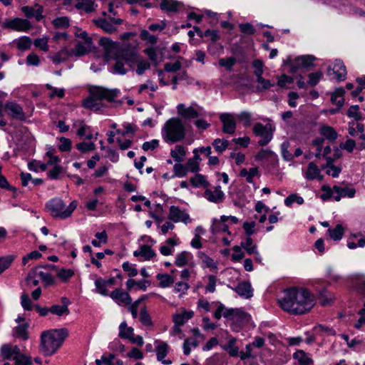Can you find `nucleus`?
<instances>
[{
    "label": "nucleus",
    "instance_id": "nucleus-49",
    "mask_svg": "<svg viewBox=\"0 0 365 365\" xmlns=\"http://www.w3.org/2000/svg\"><path fill=\"white\" fill-rule=\"evenodd\" d=\"M0 356L4 359H10L14 358L13 351H11V344H4L0 349Z\"/></svg>",
    "mask_w": 365,
    "mask_h": 365
},
{
    "label": "nucleus",
    "instance_id": "nucleus-8",
    "mask_svg": "<svg viewBox=\"0 0 365 365\" xmlns=\"http://www.w3.org/2000/svg\"><path fill=\"white\" fill-rule=\"evenodd\" d=\"M2 27L17 31H28L32 28V25L27 19L14 18L6 20L3 23Z\"/></svg>",
    "mask_w": 365,
    "mask_h": 365
},
{
    "label": "nucleus",
    "instance_id": "nucleus-23",
    "mask_svg": "<svg viewBox=\"0 0 365 365\" xmlns=\"http://www.w3.org/2000/svg\"><path fill=\"white\" fill-rule=\"evenodd\" d=\"M181 3L175 0H161L160 9L167 12H177L181 7Z\"/></svg>",
    "mask_w": 365,
    "mask_h": 365
},
{
    "label": "nucleus",
    "instance_id": "nucleus-17",
    "mask_svg": "<svg viewBox=\"0 0 365 365\" xmlns=\"http://www.w3.org/2000/svg\"><path fill=\"white\" fill-rule=\"evenodd\" d=\"M21 11L27 18L34 17L37 21H41L44 17L42 15L43 8L38 4H36L34 6H23L21 7Z\"/></svg>",
    "mask_w": 365,
    "mask_h": 365
},
{
    "label": "nucleus",
    "instance_id": "nucleus-33",
    "mask_svg": "<svg viewBox=\"0 0 365 365\" xmlns=\"http://www.w3.org/2000/svg\"><path fill=\"white\" fill-rule=\"evenodd\" d=\"M133 331V329L128 327L125 322H122L119 326V336L122 339H130L134 334Z\"/></svg>",
    "mask_w": 365,
    "mask_h": 365
},
{
    "label": "nucleus",
    "instance_id": "nucleus-46",
    "mask_svg": "<svg viewBox=\"0 0 365 365\" xmlns=\"http://www.w3.org/2000/svg\"><path fill=\"white\" fill-rule=\"evenodd\" d=\"M55 29H67L69 26V19L66 16L58 17L52 21Z\"/></svg>",
    "mask_w": 365,
    "mask_h": 365
},
{
    "label": "nucleus",
    "instance_id": "nucleus-3",
    "mask_svg": "<svg viewBox=\"0 0 365 365\" xmlns=\"http://www.w3.org/2000/svg\"><path fill=\"white\" fill-rule=\"evenodd\" d=\"M119 91L118 89H108L103 87H93L90 89V96L83 101V106L95 111L99 110L103 104L101 101L106 100L108 102H115L118 97Z\"/></svg>",
    "mask_w": 365,
    "mask_h": 365
},
{
    "label": "nucleus",
    "instance_id": "nucleus-40",
    "mask_svg": "<svg viewBox=\"0 0 365 365\" xmlns=\"http://www.w3.org/2000/svg\"><path fill=\"white\" fill-rule=\"evenodd\" d=\"M77 9H83L87 13L92 12L95 10L93 0H82L76 4Z\"/></svg>",
    "mask_w": 365,
    "mask_h": 365
},
{
    "label": "nucleus",
    "instance_id": "nucleus-11",
    "mask_svg": "<svg viewBox=\"0 0 365 365\" xmlns=\"http://www.w3.org/2000/svg\"><path fill=\"white\" fill-rule=\"evenodd\" d=\"M168 217L174 222H183L185 225L191 222L189 215L176 206H171L170 207Z\"/></svg>",
    "mask_w": 365,
    "mask_h": 365
},
{
    "label": "nucleus",
    "instance_id": "nucleus-9",
    "mask_svg": "<svg viewBox=\"0 0 365 365\" xmlns=\"http://www.w3.org/2000/svg\"><path fill=\"white\" fill-rule=\"evenodd\" d=\"M201 108L197 104L190 106H185V104L180 103L177 106L178 114L185 120L196 119L200 115Z\"/></svg>",
    "mask_w": 365,
    "mask_h": 365
},
{
    "label": "nucleus",
    "instance_id": "nucleus-1",
    "mask_svg": "<svg viewBox=\"0 0 365 365\" xmlns=\"http://www.w3.org/2000/svg\"><path fill=\"white\" fill-rule=\"evenodd\" d=\"M280 307L292 314H303L314 307V296L303 288H290L284 292V297L278 300Z\"/></svg>",
    "mask_w": 365,
    "mask_h": 365
},
{
    "label": "nucleus",
    "instance_id": "nucleus-6",
    "mask_svg": "<svg viewBox=\"0 0 365 365\" xmlns=\"http://www.w3.org/2000/svg\"><path fill=\"white\" fill-rule=\"evenodd\" d=\"M274 129L269 123L264 125L260 123H257L254 125L253 133L257 136L261 137V139L258 141L259 145L264 146L272 140Z\"/></svg>",
    "mask_w": 365,
    "mask_h": 365
},
{
    "label": "nucleus",
    "instance_id": "nucleus-7",
    "mask_svg": "<svg viewBox=\"0 0 365 365\" xmlns=\"http://www.w3.org/2000/svg\"><path fill=\"white\" fill-rule=\"evenodd\" d=\"M121 60L125 62L133 69L140 56L136 48L130 46H123L116 54Z\"/></svg>",
    "mask_w": 365,
    "mask_h": 365
},
{
    "label": "nucleus",
    "instance_id": "nucleus-34",
    "mask_svg": "<svg viewBox=\"0 0 365 365\" xmlns=\"http://www.w3.org/2000/svg\"><path fill=\"white\" fill-rule=\"evenodd\" d=\"M186 152L183 146L178 145L175 147L174 150H171L170 155L172 158L177 163H181L183 160V158L185 155Z\"/></svg>",
    "mask_w": 365,
    "mask_h": 365
},
{
    "label": "nucleus",
    "instance_id": "nucleus-47",
    "mask_svg": "<svg viewBox=\"0 0 365 365\" xmlns=\"http://www.w3.org/2000/svg\"><path fill=\"white\" fill-rule=\"evenodd\" d=\"M68 57H71L70 56H68V50L63 49L58 53H56L54 56H53L51 57V60L54 63L58 64L65 61Z\"/></svg>",
    "mask_w": 365,
    "mask_h": 365
},
{
    "label": "nucleus",
    "instance_id": "nucleus-21",
    "mask_svg": "<svg viewBox=\"0 0 365 365\" xmlns=\"http://www.w3.org/2000/svg\"><path fill=\"white\" fill-rule=\"evenodd\" d=\"M29 324L24 322L15 327L12 331V336L14 338L19 339L22 341H26L29 338Z\"/></svg>",
    "mask_w": 365,
    "mask_h": 365
},
{
    "label": "nucleus",
    "instance_id": "nucleus-64",
    "mask_svg": "<svg viewBox=\"0 0 365 365\" xmlns=\"http://www.w3.org/2000/svg\"><path fill=\"white\" fill-rule=\"evenodd\" d=\"M240 31L245 34L252 35L254 34L256 32V29L254 28V26L249 23L247 24H241L239 25Z\"/></svg>",
    "mask_w": 365,
    "mask_h": 365
},
{
    "label": "nucleus",
    "instance_id": "nucleus-62",
    "mask_svg": "<svg viewBox=\"0 0 365 365\" xmlns=\"http://www.w3.org/2000/svg\"><path fill=\"white\" fill-rule=\"evenodd\" d=\"M294 202H296L299 205H302L304 202V200L300 196H298L295 194H292L285 199L284 204L287 206H290Z\"/></svg>",
    "mask_w": 365,
    "mask_h": 365
},
{
    "label": "nucleus",
    "instance_id": "nucleus-14",
    "mask_svg": "<svg viewBox=\"0 0 365 365\" xmlns=\"http://www.w3.org/2000/svg\"><path fill=\"white\" fill-rule=\"evenodd\" d=\"M4 108L6 110L8 115L12 118L21 121L26 120V115L22 107L13 101L8 102L5 104Z\"/></svg>",
    "mask_w": 365,
    "mask_h": 365
},
{
    "label": "nucleus",
    "instance_id": "nucleus-31",
    "mask_svg": "<svg viewBox=\"0 0 365 365\" xmlns=\"http://www.w3.org/2000/svg\"><path fill=\"white\" fill-rule=\"evenodd\" d=\"M14 43L16 44V48L20 51H26L31 46V39L28 36H22L16 39Z\"/></svg>",
    "mask_w": 365,
    "mask_h": 365
},
{
    "label": "nucleus",
    "instance_id": "nucleus-37",
    "mask_svg": "<svg viewBox=\"0 0 365 365\" xmlns=\"http://www.w3.org/2000/svg\"><path fill=\"white\" fill-rule=\"evenodd\" d=\"M135 65H137L136 73L138 75L141 76L144 72L150 68V63L142 56H139Z\"/></svg>",
    "mask_w": 365,
    "mask_h": 365
},
{
    "label": "nucleus",
    "instance_id": "nucleus-38",
    "mask_svg": "<svg viewBox=\"0 0 365 365\" xmlns=\"http://www.w3.org/2000/svg\"><path fill=\"white\" fill-rule=\"evenodd\" d=\"M344 227L341 225H336L334 228L329 229L328 233L329 237L336 241L341 239L342 236L344 235Z\"/></svg>",
    "mask_w": 365,
    "mask_h": 365
},
{
    "label": "nucleus",
    "instance_id": "nucleus-44",
    "mask_svg": "<svg viewBox=\"0 0 365 365\" xmlns=\"http://www.w3.org/2000/svg\"><path fill=\"white\" fill-rule=\"evenodd\" d=\"M168 352V345L165 342H160L156 346V355L158 361H162L167 356Z\"/></svg>",
    "mask_w": 365,
    "mask_h": 365
},
{
    "label": "nucleus",
    "instance_id": "nucleus-50",
    "mask_svg": "<svg viewBox=\"0 0 365 365\" xmlns=\"http://www.w3.org/2000/svg\"><path fill=\"white\" fill-rule=\"evenodd\" d=\"M212 145L216 151L222 153L228 147L229 142L227 140L217 138L213 141Z\"/></svg>",
    "mask_w": 365,
    "mask_h": 365
},
{
    "label": "nucleus",
    "instance_id": "nucleus-59",
    "mask_svg": "<svg viewBox=\"0 0 365 365\" xmlns=\"http://www.w3.org/2000/svg\"><path fill=\"white\" fill-rule=\"evenodd\" d=\"M359 110V107L358 106H351L347 111L348 116L354 118V121L357 122L361 119V115Z\"/></svg>",
    "mask_w": 365,
    "mask_h": 365
},
{
    "label": "nucleus",
    "instance_id": "nucleus-20",
    "mask_svg": "<svg viewBox=\"0 0 365 365\" xmlns=\"http://www.w3.org/2000/svg\"><path fill=\"white\" fill-rule=\"evenodd\" d=\"M224 192L220 186L215 187L214 190L206 189L205 191V197L210 202L220 203L224 199Z\"/></svg>",
    "mask_w": 365,
    "mask_h": 365
},
{
    "label": "nucleus",
    "instance_id": "nucleus-55",
    "mask_svg": "<svg viewBox=\"0 0 365 365\" xmlns=\"http://www.w3.org/2000/svg\"><path fill=\"white\" fill-rule=\"evenodd\" d=\"M198 257L202 261V262L205 264V265L207 267H211L214 269L217 268V265L215 263L214 260L212 258H210L208 255H207L205 253L200 252H198Z\"/></svg>",
    "mask_w": 365,
    "mask_h": 365
},
{
    "label": "nucleus",
    "instance_id": "nucleus-39",
    "mask_svg": "<svg viewBox=\"0 0 365 365\" xmlns=\"http://www.w3.org/2000/svg\"><path fill=\"white\" fill-rule=\"evenodd\" d=\"M190 258V253L185 251L182 252L177 255L175 257V264L178 267H183L188 264L189 259Z\"/></svg>",
    "mask_w": 365,
    "mask_h": 365
},
{
    "label": "nucleus",
    "instance_id": "nucleus-25",
    "mask_svg": "<svg viewBox=\"0 0 365 365\" xmlns=\"http://www.w3.org/2000/svg\"><path fill=\"white\" fill-rule=\"evenodd\" d=\"M293 358L297 360L299 365H312L314 362L313 359L302 350H297L294 352Z\"/></svg>",
    "mask_w": 365,
    "mask_h": 365
},
{
    "label": "nucleus",
    "instance_id": "nucleus-52",
    "mask_svg": "<svg viewBox=\"0 0 365 365\" xmlns=\"http://www.w3.org/2000/svg\"><path fill=\"white\" fill-rule=\"evenodd\" d=\"M187 170L185 168V165L178 163L174 165L173 166V173L174 176L179 177V178H183L187 175Z\"/></svg>",
    "mask_w": 365,
    "mask_h": 365
},
{
    "label": "nucleus",
    "instance_id": "nucleus-27",
    "mask_svg": "<svg viewBox=\"0 0 365 365\" xmlns=\"http://www.w3.org/2000/svg\"><path fill=\"white\" fill-rule=\"evenodd\" d=\"M320 133L329 141H335L338 138V133L335 129L329 125H323L320 128Z\"/></svg>",
    "mask_w": 365,
    "mask_h": 365
},
{
    "label": "nucleus",
    "instance_id": "nucleus-48",
    "mask_svg": "<svg viewBox=\"0 0 365 365\" xmlns=\"http://www.w3.org/2000/svg\"><path fill=\"white\" fill-rule=\"evenodd\" d=\"M149 284L150 282L148 280L135 282L133 279H128L126 282L128 291H130L134 285H136V287H138L140 289L145 290Z\"/></svg>",
    "mask_w": 365,
    "mask_h": 365
},
{
    "label": "nucleus",
    "instance_id": "nucleus-10",
    "mask_svg": "<svg viewBox=\"0 0 365 365\" xmlns=\"http://www.w3.org/2000/svg\"><path fill=\"white\" fill-rule=\"evenodd\" d=\"M100 46L103 50V56L106 61H110L117 53H115L117 49V43L112 41L110 38L103 37L98 41Z\"/></svg>",
    "mask_w": 365,
    "mask_h": 365
},
{
    "label": "nucleus",
    "instance_id": "nucleus-32",
    "mask_svg": "<svg viewBox=\"0 0 365 365\" xmlns=\"http://www.w3.org/2000/svg\"><path fill=\"white\" fill-rule=\"evenodd\" d=\"M333 191L336 194H339L342 197H349L350 198L354 197L356 193V190L354 188L349 187H342L338 185H334L333 187Z\"/></svg>",
    "mask_w": 365,
    "mask_h": 365
},
{
    "label": "nucleus",
    "instance_id": "nucleus-4",
    "mask_svg": "<svg viewBox=\"0 0 365 365\" xmlns=\"http://www.w3.org/2000/svg\"><path fill=\"white\" fill-rule=\"evenodd\" d=\"M162 134L165 142L174 143L185 138V128L180 119L172 118L165 123Z\"/></svg>",
    "mask_w": 365,
    "mask_h": 365
},
{
    "label": "nucleus",
    "instance_id": "nucleus-57",
    "mask_svg": "<svg viewBox=\"0 0 365 365\" xmlns=\"http://www.w3.org/2000/svg\"><path fill=\"white\" fill-rule=\"evenodd\" d=\"M76 148L82 153H86L96 149V145L93 143L82 142L77 143Z\"/></svg>",
    "mask_w": 365,
    "mask_h": 365
},
{
    "label": "nucleus",
    "instance_id": "nucleus-54",
    "mask_svg": "<svg viewBox=\"0 0 365 365\" xmlns=\"http://www.w3.org/2000/svg\"><path fill=\"white\" fill-rule=\"evenodd\" d=\"M13 359L15 361L16 365H32L31 357L25 354L15 356H14Z\"/></svg>",
    "mask_w": 365,
    "mask_h": 365
},
{
    "label": "nucleus",
    "instance_id": "nucleus-2",
    "mask_svg": "<svg viewBox=\"0 0 365 365\" xmlns=\"http://www.w3.org/2000/svg\"><path fill=\"white\" fill-rule=\"evenodd\" d=\"M68 336L66 328L44 331L41 334L39 350L45 356L53 355Z\"/></svg>",
    "mask_w": 365,
    "mask_h": 365
},
{
    "label": "nucleus",
    "instance_id": "nucleus-58",
    "mask_svg": "<svg viewBox=\"0 0 365 365\" xmlns=\"http://www.w3.org/2000/svg\"><path fill=\"white\" fill-rule=\"evenodd\" d=\"M236 63V58L234 57H230L227 58H221L219 60V65L222 67H225L227 70H232V66Z\"/></svg>",
    "mask_w": 365,
    "mask_h": 365
},
{
    "label": "nucleus",
    "instance_id": "nucleus-51",
    "mask_svg": "<svg viewBox=\"0 0 365 365\" xmlns=\"http://www.w3.org/2000/svg\"><path fill=\"white\" fill-rule=\"evenodd\" d=\"M139 320L140 322L145 326H152L153 322L150 318V316L149 315L146 307H143V308L141 309L140 315H139Z\"/></svg>",
    "mask_w": 365,
    "mask_h": 365
},
{
    "label": "nucleus",
    "instance_id": "nucleus-26",
    "mask_svg": "<svg viewBox=\"0 0 365 365\" xmlns=\"http://www.w3.org/2000/svg\"><path fill=\"white\" fill-rule=\"evenodd\" d=\"M345 93V91L343 88H338L335 90V91L331 94V101L333 104L338 106L339 108L342 107L344 103V99L343 98Z\"/></svg>",
    "mask_w": 365,
    "mask_h": 365
},
{
    "label": "nucleus",
    "instance_id": "nucleus-13",
    "mask_svg": "<svg viewBox=\"0 0 365 365\" xmlns=\"http://www.w3.org/2000/svg\"><path fill=\"white\" fill-rule=\"evenodd\" d=\"M36 277H39L46 286L53 284L54 282L51 274L43 272L39 267H37L29 272L26 281V282H29L31 279Z\"/></svg>",
    "mask_w": 365,
    "mask_h": 365
},
{
    "label": "nucleus",
    "instance_id": "nucleus-29",
    "mask_svg": "<svg viewBox=\"0 0 365 365\" xmlns=\"http://www.w3.org/2000/svg\"><path fill=\"white\" fill-rule=\"evenodd\" d=\"M90 50L83 43H78L75 48L68 50V56H82L86 54Z\"/></svg>",
    "mask_w": 365,
    "mask_h": 365
},
{
    "label": "nucleus",
    "instance_id": "nucleus-5",
    "mask_svg": "<svg viewBox=\"0 0 365 365\" xmlns=\"http://www.w3.org/2000/svg\"><path fill=\"white\" fill-rule=\"evenodd\" d=\"M77 207V202L72 201L68 206L61 198H53L46 205V208L50 215L54 218L61 220L69 217Z\"/></svg>",
    "mask_w": 365,
    "mask_h": 365
},
{
    "label": "nucleus",
    "instance_id": "nucleus-41",
    "mask_svg": "<svg viewBox=\"0 0 365 365\" xmlns=\"http://www.w3.org/2000/svg\"><path fill=\"white\" fill-rule=\"evenodd\" d=\"M49 311L51 313L56 314L58 317H61L63 314L68 315L69 314V309L67 305L55 304L51 307Z\"/></svg>",
    "mask_w": 365,
    "mask_h": 365
},
{
    "label": "nucleus",
    "instance_id": "nucleus-36",
    "mask_svg": "<svg viewBox=\"0 0 365 365\" xmlns=\"http://www.w3.org/2000/svg\"><path fill=\"white\" fill-rule=\"evenodd\" d=\"M245 313L240 309H225L223 312V317L227 319H235L237 318H242Z\"/></svg>",
    "mask_w": 365,
    "mask_h": 365
},
{
    "label": "nucleus",
    "instance_id": "nucleus-28",
    "mask_svg": "<svg viewBox=\"0 0 365 365\" xmlns=\"http://www.w3.org/2000/svg\"><path fill=\"white\" fill-rule=\"evenodd\" d=\"M191 185L195 187H208L210 186V183L206 180V178L201 174H196L194 177H192L190 179Z\"/></svg>",
    "mask_w": 365,
    "mask_h": 365
},
{
    "label": "nucleus",
    "instance_id": "nucleus-12",
    "mask_svg": "<svg viewBox=\"0 0 365 365\" xmlns=\"http://www.w3.org/2000/svg\"><path fill=\"white\" fill-rule=\"evenodd\" d=\"M327 74L329 76L334 75L337 81H344L346 76V67L341 60L336 59L333 67H328Z\"/></svg>",
    "mask_w": 365,
    "mask_h": 365
},
{
    "label": "nucleus",
    "instance_id": "nucleus-42",
    "mask_svg": "<svg viewBox=\"0 0 365 365\" xmlns=\"http://www.w3.org/2000/svg\"><path fill=\"white\" fill-rule=\"evenodd\" d=\"M96 24L98 27L101 28L104 31L108 34L114 33L116 31V28L106 19L98 20L96 21Z\"/></svg>",
    "mask_w": 365,
    "mask_h": 365
},
{
    "label": "nucleus",
    "instance_id": "nucleus-61",
    "mask_svg": "<svg viewBox=\"0 0 365 365\" xmlns=\"http://www.w3.org/2000/svg\"><path fill=\"white\" fill-rule=\"evenodd\" d=\"M322 76H323V74L321 71H317L315 73H309L308 76H309L308 83L311 86H315L318 83V82L319 81V80L321 79Z\"/></svg>",
    "mask_w": 365,
    "mask_h": 365
},
{
    "label": "nucleus",
    "instance_id": "nucleus-53",
    "mask_svg": "<svg viewBox=\"0 0 365 365\" xmlns=\"http://www.w3.org/2000/svg\"><path fill=\"white\" fill-rule=\"evenodd\" d=\"M157 279L160 280V286L161 287H169L174 282L173 277L168 274H158Z\"/></svg>",
    "mask_w": 365,
    "mask_h": 365
},
{
    "label": "nucleus",
    "instance_id": "nucleus-43",
    "mask_svg": "<svg viewBox=\"0 0 365 365\" xmlns=\"http://www.w3.org/2000/svg\"><path fill=\"white\" fill-rule=\"evenodd\" d=\"M14 257V255H6L0 257V274L11 266Z\"/></svg>",
    "mask_w": 365,
    "mask_h": 365
},
{
    "label": "nucleus",
    "instance_id": "nucleus-15",
    "mask_svg": "<svg viewBox=\"0 0 365 365\" xmlns=\"http://www.w3.org/2000/svg\"><path fill=\"white\" fill-rule=\"evenodd\" d=\"M220 120L222 123V131L225 133L233 134L236 129V120L232 114L222 113Z\"/></svg>",
    "mask_w": 365,
    "mask_h": 365
},
{
    "label": "nucleus",
    "instance_id": "nucleus-63",
    "mask_svg": "<svg viewBox=\"0 0 365 365\" xmlns=\"http://www.w3.org/2000/svg\"><path fill=\"white\" fill-rule=\"evenodd\" d=\"M181 63L177 61L174 63H166L164 65V69L167 72H175L181 68Z\"/></svg>",
    "mask_w": 365,
    "mask_h": 365
},
{
    "label": "nucleus",
    "instance_id": "nucleus-60",
    "mask_svg": "<svg viewBox=\"0 0 365 365\" xmlns=\"http://www.w3.org/2000/svg\"><path fill=\"white\" fill-rule=\"evenodd\" d=\"M95 285L96 287L97 292L104 296L108 294V291L106 289V286H105V283L103 279L98 278L95 282Z\"/></svg>",
    "mask_w": 365,
    "mask_h": 365
},
{
    "label": "nucleus",
    "instance_id": "nucleus-56",
    "mask_svg": "<svg viewBox=\"0 0 365 365\" xmlns=\"http://www.w3.org/2000/svg\"><path fill=\"white\" fill-rule=\"evenodd\" d=\"M252 67L254 68V74L257 78L259 76H262L263 74V67L264 64L263 62L259 59H255L252 61Z\"/></svg>",
    "mask_w": 365,
    "mask_h": 365
},
{
    "label": "nucleus",
    "instance_id": "nucleus-18",
    "mask_svg": "<svg viewBox=\"0 0 365 365\" xmlns=\"http://www.w3.org/2000/svg\"><path fill=\"white\" fill-rule=\"evenodd\" d=\"M233 289L240 297L244 299H250L253 296V289L250 282L247 281L238 283Z\"/></svg>",
    "mask_w": 365,
    "mask_h": 365
},
{
    "label": "nucleus",
    "instance_id": "nucleus-22",
    "mask_svg": "<svg viewBox=\"0 0 365 365\" xmlns=\"http://www.w3.org/2000/svg\"><path fill=\"white\" fill-rule=\"evenodd\" d=\"M305 178L309 180L323 179L319 167L313 162H310L307 166V170L305 173Z\"/></svg>",
    "mask_w": 365,
    "mask_h": 365
},
{
    "label": "nucleus",
    "instance_id": "nucleus-16",
    "mask_svg": "<svg viewBox=\"0 0 365 365\" xmlns=\"http://www.w3.org/2000/svg\"><path fill=\"white\" fill-rule=\"evenodd\" d=\"M316 58L313 56H302L295 58L294 62L291 65L292 73H295L299 67L307 68L313 66Z\"/></svg>",
    "mask_w": 365,
    "mask_h": 365
},
{
    "label": "nucleus",
    "instance_id": "nucleus-45",
    "mask_svg": "<svg viewBox=\"0 0 365 365\" xmlns=\"http://www.w3.org/2000/svg\"><path fill=\"white\" fill-rule=\"evenodd\" d=\"M241 247L244 248L250 255L257 253L256 245L253 244L252 239L247 237L245 241L240 244Z\"/></svg>",
    "mask_w": 365,
    "mask_h": 365
},
{
    "label": "nucleus",
    "instance_id": "nucleus-30",
    "mask_svg": "<svg viewBox=\"0 0 365 365\" xmlns=\"http://www.w3.org/2000/svg\"><path fill=\"white\" fill-rule=\"evenodd\" d=\"M113 58L115 59V63L113 66V73L119 74V75H125L128 72V69L125 67L124 61L121 60L117 55L114 56Z\"/></svg>",
    "mask_w": 365,
    "mask_h": 365
},
{
    "label": "nucleus",
    "instance_id": "nucleus-19",
    "mask_svg": "<svg viewBox=\"0 0 365 365\" xmlns=\"http://www.w3.org/2000/svg\"><path fill=\"white\" fill-rule=\"evenodd\" d=\"M110 297L118 304H124L125 305L130 304L132 299L128 292L123 291L121 289H115L110 294Z\"/></svg>",
    "mask_w": 365,
    "mask_h": 365
},
{
    "label": "nucleus",
    "instance_id": "nucleus-35",
    "mask_svg": "<svg viewBox=\"0 0 365 365\" xmlns=\"http://www.w3.org/2000/svg\"><path fill=\"white\" fill-rule=\"evenodd\" d=\"M348 132L349 134L353 137L357 135L359 133L361 134L364 132V125L352 120L349 123Z\"/></svg>",
    "mask_w": 365,
    "mask_h": 365
},
{
    "label": "nucleus",
    "instance_id": "nucleus-24",
    "mask_svg": "<svg viewBox=\"0 0 365 365\" xmlns=\"http://www.w3.org/2000/svg\"><path fill=\"white\" fill-rule=\"evenodd\" d=\"M135 257H143L145 260H148L155 255V252L148 245H143L140 246L138 250L133 253Z\"/></svg>",
    "mask_w": 365,
    "mask_h": 365
}]
</instances>
